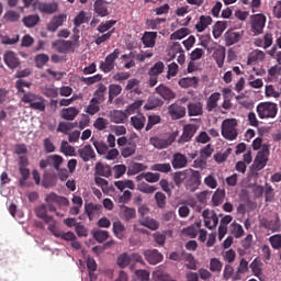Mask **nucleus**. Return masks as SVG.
<instances>
[{
	"label": "nucleus",
	"mask_w": 281,
	"mask_h": 281,
	"mask_svg": "<svg viewBox=\"0 0 281 281\" xmlns=\"http://www.w3.org/2000/svg\"><path fill=\"white\" fill-rule=\"evenodd\" d=\"M120 54H122L120 48H115L111 54L105 57L104 61L100 63L99 68L103 71V74H111V71L115 69V60L120 58Z\"/></svg>",
	"instance_id": "obj_6"
},
{
	"label": "nucleus",
	"mask_w": 281,
	"mask_h": 281,
	"mask_svg": "<svg viewBox=\"0 0 281 281\" xmlns=\"http://www.w3.org/2000/svg\"><path fill=\"white\" fill-rule=\"evenodd\" d=\"M227 30V22L217 21L213 26V36L214 38H221L223 32Z\"/></svg>",
	"instance_id": "obj_40"
},
{
	"label": "nucleus",
	"mask_w": 281,
	"mask_h": 281,
	"mask_svg": "<svg viewBox=\"0 0 281 281\" xmlns=\"http://www.w3.org/2000/svg\"><path fill=\"white\" fill-rule=\"evenodd\" d=\"M210 25H212V16L201 15L198 23L195 24V30L196 32H205Z\"/></svg>",
	"instance_id": "obj_26"
},
{
	"label": "nucleus",
	"mask_w": 281,
	"mask_h": 281,
	"mask_svg": "<svg viewBox=\"0 0 281 281\" xmlns=\"http://www.w3.org/2000/svg\"><path fill=\"white\" fill-rule=\"evenodd\" d=\"M262 225L266 229H271V232H280V217H276V220H262Z\"/></svg>",
	"instance_id": "obj_36"
},
{
	"label": "nucleus",
	"mask_w": 281,
	"mask_h": 281,
	"mask_svg": "<svg viewBox=\"0 0 281 281\" xmlns=\"http://www.w3.org/2000/svg\"><path fill=\"white\" fill-rule=\"evenodd\" d=\"M188 113L190 117H194L196 115H203V103L202 102L189 103Z\"/></svg>",
	"instance_id": "obj_33"
},
{
	"label": "nucleus",
	"mask_w": 281,
	"mask_h": 281,
	"mask_svg": "<svg viewBox=\"0 0 281 281\" xmlns=\"http://www.w3.org/2000/svg\"><path fill=\"white\" fill-rule=\"evenodd\" d=\"M257 113L260 120L273 119L278 115V104L273 102H263L257 105Z\"/></svg>",
	"instance_id": "obj_4"
},
{
	"label": "nucleus",
	"mask_w": 281,
	"mask_h": 281,
	"mask_svg": "<svg viewBox=\"0 0 281 281\" xmlns=\"http://www.w3.org/2000/svg\"><path fill=\"white\" fill-rule=\"evenodd\" d=\"M151 170H154V172H164L165 175H168V172L172 171V166H170V162L155 164L151 166Z\"/></svg>",
	"instance_id": "obj_52"
},
{
	"label": "nucleus",
	"mask_w": 281,
	"mask_h": 281,
	"mask_svg": "<svg viewBox=\"0 0 281 281\" xmlns=\"http://www.w3.org/2000/svg\"><path fill=\"white\" fill-rule=\"evenodd\" d=\"M225 201V189H216L212 196V203L214 207H218Z\"/></svg>",
	"instance_id": "obj_39"
},
{
	"label": "nucleus",
	"mask_w": 281,
	"mask_h": 281,
	"mask_svg": "<svg viewBox=\"0 0 281 281\" xmlns=\"http://www.w3.org/2000/svg\"><path fill=\"white\" fill-rule=\"evenodd\" d=\"M201 187V172L189 169L187 181L184 182V188L188 192H196Z\"/></svg>",
	"instance_id": "obj_5"
},
{
	"label": "nucleus",
	"mask_w": 281,
	"mask_h": 281,
	"mask_svg": "<svg viewBox=\"0 0 281 281\" xmlns=\"http://www.w3.org/2000/svg\"><path fill=\"white\" fill-rule=\"evenodd\" d=\"M158 106H164V101L157 97H150L144 105L145 111H153Z\"/></svg>",
	"instance_id": "obj_37"
},
{
	"label": "nucleus",
	"mask_w": 281,
	"mask_h": 281,
	"mask_svg": "<svg viewBox=\"0 0 281 281\" xmlns=\"http://www.w3.org/2000/svg\"><path fill=\"white\" fill-rule=\"evenodd\" d=\"M35 214H36L37 218H42V221H44V223H52V221H53V216L47 215V205L46 204H42V205L37 206L35 209Z\"/></svg>",
	"instance_id": "obj_27"
},
{
	"label": "nucleus",
	"mask_w": 281,
	"mask_h": 281,
	"mask_svg": "<svg viewBox=\"0 0 281 281\" xmlns=\"http://www.w3.org/2000/svg\"><path fill=\"white\" fill-rule=\"evenodd\" d=\"M231 234L236 238H243V236H245V229L243 228V225L234 222L231 225Z\"/></svg>",
	"instance_id": "obj_54"
},
{
	"label": "nucleus",
	"mask_w": 281,
	"mask_h": 281,
	"mask_svg": "<svg viewBox=\"0 0 281 281\" xmlns=\"http://www.w3.org/2000/svg\"><path fill=\"white\" fill-rule=\"evenodd\" d=\"M108 117L113 124H124L128 120V114L122 110H112L108 113Z\"/></svg>",
	"instance_id": "obj_13"
},
{
	"label": "nucleus",
	"mask_w": 281,
	"mask_h": 281,
	"mask_svg": "<svg viewBox=\"0 0 281 281\" xmlns=\"http://www.w3.org/2000/svg\"><path fill=\"white\" fill-rule=\"evenodd\" d=\"M164 69H166V65H164V61H157V63L148 70V76H161V74H164Z\"/></svg>",
	"instance_id": "obj_51"
},
{
	"label": "nucleus",
	"mask_w": 281,
	"mask_h": 281,
	"mask_svg": "<svg viewBox=\"0 0 281 281\" xmlns=\"http://www.w3.org/2000/svg\"><path fill=\"white\" fill-rule=\"evenodd\" d=\"M89 23V18H87V12L80 11L74 19L75 27H80V25Z\"/></svg>",
	"instance_id": "obj_57"
},
{
	"label": "nucleus",
	"mask_w": 281,
	"mask_h": 281,
	"mask_svg": "<svg viewBox=\"0 0 281 281\" xmlns=\"http://www.w3.org/2000/svg\"><path fill=\"white\" fill-rule=\"evenodd\" d=\"M225 45L226 47H232V45H236L243 38V34L236 31H227L224 34Z\"/></svg>",
	"instance_id": "obj_18"
},
{
	"label": "nucleus",
	"mask_w": 281,
	"mask_h": 281,
	"mask_svg": "<svg viewBox=\"0 0 281 281\" xmlns=\"http://www.w3.org/2000/svg\"><path fill=\"white\" fill-rule=\"evenodd\" d=\"M93 127L97 131H106L109 128V120L99 116L94 122H93Z\"/></svg>",
	"instance_id": "obj_56"
},
{
	"label": "nucleus",
	"mask_w": 281,
	"mask_h": 281,
	"mask_svg": "<svg viewBox=\"0 0 281 281\" xmlns=\"http://www.w3.org/2000/svg\"><path fill=\"white\" fill-rule=\"evenodd\" d=\"M121 214H122L123 220L133 221V218H135V216H136V211H135V209H131L128 206L123 205L121 207Z\"/></svg>",
	"instance_id": "obj_50"
},
{
	"label": "nucleus",
	"mask_w": 281,
	"mask_h": 281,
	"mask_svg": "<svg viewBox=\"0 0 281 281\" xmlns=\"http://www.w3.org/2000/svg\"><path fill=\"white\" fill-rule=\"evenodd\" d=\"M269 161V146L263 145L261 150L258 151L256 156L255 162L257 164V168H265L267 166V162Z\"/></svg>",
	"instance_id": "obj_14"
},
{
	"label": "nucleus",
	"mask_w": 281,
	"mask_h": 281,
	"mask_svg": "<svg viewBox=\"0 0 281 281\" xmlns=\"http://www.w3.org/2000/svg\"><path fill=\"white\" fill-rule=\"evenodd\" d=\"M221 100V92H214L212 93L207 100H206V106L205 110L209 113H212L215 109L218 108V101Z\"/></svg>",
	"instance_id": "obj_21"
},
{
	"label": "nucleus",
	"mask_w": 281,
	"mask_h": 281,
	"mask_svg": "<svg viewBox=\"0 0 281 281\" xmlns=\"http://www.w3.org/2000/svg\"><path fill=\"white\" fill-rule=\"evenodd\" d=\"M37 10L42 14H55V12H58V4L57 2H40L37 3Z\"/></svg>",
	"instance_id": "obj_17"
},
{
	"label": "nucleus",
	"mask_w": 281,
	"mask_h": 281,
	"mask_svg": "<svg viewBox=\"0 0 281 281\" xmlns=\"http://www.w3.org/2000/svg\"><path fill=\"white\" fill-rule=\"evenodd\" d=\"M213 58L216 61L217 67L222 69L223 65H225V47H217L213 53Z\"/></svg>",
	"instance_id": "obj_29"
},
{
	"label": "nucleus",
	"mask_w": 281,
	"mask_h": 281,
	"mask_svg": "<svg viewBox=\"0 0 281 281\" xmlns=\"http://www.w3.org/2000/svg\"><path fill=\"white\" fill-rule=\"evenodd\" d=\"M222 137L228 142H234L238 138V120L226 119L222 122Z\"/></svg>",
	"instance_id": "obj_2"
},
{
	"label": "nucleus",
	"mask_w": 281,
	"mask_h": 281,
	"mask_svg": "<svg viewBox=\"0 0 281 281\" xmlns=\"http://www.w3.org/2000/svg\"><path fill=\"white\" fill-rule=\"evenodd\" d=\"M100 210H102V205L100 204L88 203L85 205V211L89 221H91L93 216H95V212H100Z\"/></svg>",
	"instance_id": "obj_41"
},
{
	"label": "nucleus",
	"mask_w": 281,
	"mask_h": 281,
	"mask_svg": "<svg viewBox=\"0 0 281 281\" xmlns=\"http://www.w3.org/2000/svg\"><path fill=\"white\" fill-rule=\"evenodd\" d=\"M120 93H122V86L115 85V83L110 85L109 86V99H108L109 104H112L113 100H115V98H117V95H120Z\"/></svg>",
	"instance_id": "obj_38"
},
{
	"label": "nucleus",
	"mask_w": 281,
	"mask_h": 281,
	"mask_svg": "<svg viewBox=\"0 0 281 281\" xmlns=\"http://www.w3.org/2000/svg\"><path fill=\"white\" fill-rule=\"evenodd\" d=\"M171 164L175 170H179V168H186V166H188V158L186 157V155L177 153L173 155Z\"/></svg>",
	"instance_id": "obj_23"
},
{
	"label": "nucleus",
	"mask_w": 281,
	"mask_h": 281,
	"mask_svg": "<svg viewBox=\"0 0 281 281\" xmlns=\"http://www.w3.org/2000/svg\"><path fill=\"white\" fill-rule=\"evenodd\" d=\"M78 154L82 161H91V159H95V151L91 145H86L83 148L78 149Z\"/></svg>",
	"instance_id": "obj_20"
},
{
	"label": "nucleus",
	"mask_w": 281,
	"mask_h": 281,
	"mask_svg": "<svg viewBox=\"0 0 281 281\" xmlns=\"http://www.w3.org/2000/svg\"><path fill=\"white\" fill-rule=\"evenodd\" d=\"M93 238L97 240V243H104V240L109 239V232L97 229L93 232Z\"/></svg>",
	"instance_id": "obj_61"
},
{
	"label": "nucleus",
	"mask_w": 281,
	"mask_h": 281,
	"mask_svg": "<svg viewBox=\"0 0 281 281\" xmlns=\"http://www.w3.org/2000/svg\"><path fill=\"white\" fill-rule=\"evenodd\" d=\"M41 21V16L37 14H31L23 18L22 22L24 23L25 27H35Z\"/></svg>",
	"instance_id": "obj_47"
},
{
	"label": "nucleus",
	"mask_w": 281,
	"mask_h": 281,
	"mask_svg": "<svg viewBox=\"0 0 281 281\" xmlns=\"http://www.w3.org/2000/svg\"><path fill=\"white\" fill-rule=\"evenodd\" d=\"M156 93H159V95L162 97L164 100H175V98H177L175 91L164 85H160L156 88Z\"/></svg>",
	"instance_id": "obj_24"
},
{
	"label": "nucleus",
	"mask_w": 281,
	"mask_h": 281,
	"mask_svg": "<svg viewBox=\"0 0 281 281\" xmlns=\"http://www.w3.org/2000/svg\"><path fill=\"white\" fill-rule=\"evenodd\" d=\"M267 23V18L263 14H255L250 19V32L254 36H260L265 32V25Z\"/></svg>",
	"instance_id": "obj_7"
},
{
	"label": "nucleus",
	"mask_w": 281,
	"mask_h": 281,
	"mask_svg": "<svg viewBox=\"0 0 281 281\" xmlns=\"http://www.w3.org/2000/svg\"><path fill=\"white\" fill-rule=\"evenodd\" d=\"M223 270V262L218 260V258H212L210 261V271L213 273L217 272L221 273Z\"/></svg>",
	"instance_id": "obj_63"
},
{
	"label": "nucleus",
	"mask_w": 281,
	"mask_h": 281,
	"mask_svg": "<svg viewBox=\"0 0 281 281\" xmlns=\"http://www.w3.org/2000/svg\"><path fill=\"white\" fill-rule=\"evenodd\" d=\"M112 229H113V234H114V236H116V238H120V240H122V238H124V232H126V226H124L121 221L114 222Z\"/></svg>",
	"instance_id": "obj_46"
},
{
	"label": "nucleus",
	"mask_w": 281,
	"mask_h": 281,
	"mask_svg": "<svg viewBox=\"0 0 281 281\" xmlns=\"http://www.w3.org/2000/svg\"><path fill=\"white\" fill-rule=\"evenodd\" d=\"M85 112L88 115H95L97 113H100V103L95 101V99H91Z\"/></svg>",
	"instance_id": "obj_49"
},
{
	"label": "nucleus",
	"mask_w": 281,
	"mask_h": 281,
	"mask_svg": "<svg viewBox=\"0 0 281 281\" xmlns=\"http://www.w3.org/2000/svg\"><path fill=\"white\" fill-rule=\"evenodd\" d=\"M34 61H35V67L37 69H43V67H45L49 63V55L44 53L37 54L34 57Z\"/></svg>",
	"instance_id": "obj_44"
},
{
	"label": "nucleus",
	"mask_w": 281,
	"mask_h": 281,
	"mask_svg": "<svg viewBox=\"0 0 281 281\" xmlns=\"http://www.w3.org/2000/svg\"><path fill=\"white\" fill-rule=\"evenodd\" d=\"M143 256L145 257V260H147L149 265H159V262L164 260V255H161V252H159V250L157 249L144 250Z\"/></svg>",
	"instance_id": "obj_12"
},
{
	"label": "nucleus",
	"mask_w": 281,
	"mask_h": 281,
	"mask_svg": "<svg viewBox=\"0 0 281 281\" xmlns=\"http://www.w3.org/2000/svg\"><path fill=\"white\" fill-rule=\"evenodd\" d=\"M93 10L98 16H109V2L106 0H95Z\"/></svg>",
	"instance_id": "obj_15"
},
{
	"label": "nucleus",
	"mask_w": 281,
	"mask_h": 281,
	"mask_svg": "<svg viewBox=\"0 0 281 281\" xmlns=\"http://www.w3.org/2000/svg\"><path fill=\"white\" fill-rule=\"evenodd\" d=\"M125 90L134 92V93H137L139 95V93H142V90H139V80H137V79H130L127 81Z\"/></svg>",
	"instance_id": "obj_55"
},
{
	"label": "nucleus",
	"mask_w": 281,
	"mask_h": 281,
	"mask_svg": "<svg viewBox=\"0 0 281 281\" xmlns=\"http://www.w3.org/2000/svg\"><path fill=\"white\" fill-rule=\"evenodd\" d=\"M65 21H67V15H65V14H58V15L53 16V19L47 24V31L56 32V30H58V27H61V25H63V23H65Z\"/></svg>",
	"instance_id": "obj_19"
},
{
	"label": "nucleus",
	"mask_w": 281,
	"mask_h": 281,
	"mask_svg": "<svg viewBox=\"0 0 281 281\" xmlns=\"http://www.w3.org/2000/svg\"><path fill=\"white\" fill-rule=\"evenodd\" d=\"M53 47H56L59 54H67V52H74L76 49V44L71 41L57 40L53 42Z\"/></svg>",
	"instance_id": "obj_10"
},
{
	"label": "nucleus",
	"mask_w": 281,
	"mask_h": 281,
	"mask_svg": "<svg viewBox=\"0 0 281 281\" xmlns=\"http://www.w3.org/2000/svg\"><path fill=\"white\" fill-rule=\"evenodd\" d=\"M146 168V165L142 162H134L130 166L127 175H138V172H144Z\"/></svg>",
	"instance_id": "obj_58"
},
{
	"label": "nucleus",
	"mask_w": 281,
	"mask_h": 281,
	"mask_svg": "<svg viewBox=\"0 0 281 281\" xmlns=\"http://www.w3.org/2000/svg\"><path fill=\"white\" fill-rule=\"evenodd\" d=\"M3 19L8 23H16V21L21 19V14H19L16 11L9 10L5 12Z\"/></svg>",
	"instance_id": "obj_60"
},
{
	"label": "nucleus",
	"mask_w": 281,
	"mask_h": 281,
	"mask_svg": "<svg viewBox=\"0 0 281 281\" xmlns=\"http://www.w3.org/2000/svg\"><path fill=\"white\" fill-rule=\"evenodd\" d=\"M199 229H201V222H198L194 225L184 228L183 234H186V236H189L190 238H196V236L199 235Z\"/></svg>",
	"instance_id": "obj_48"
},
{
	"label": "nucleus",
	"mask_w": 281,
	"mask_h": 281,
	"mask_svg": "<svg viewBox=\"0 0 281 281\" xmlns=\"http://www.w3.org/2000/svg\"><path fill=\"white\" fill-rule=\"evenodd\" d=\"M48 161H50L55 170H60L64 159L60 155H50L48 156Z\"/></svg>",
	"instance_id": "obj_62"
},
{
	"label": "nucleus",
	"mask_w": 281,
	"mask_h": 281,
	"mask_svg": "<svg viewBox=\"0 0 281 281\" xmlns=\"http://www.w3.org/2000/svg\"><path fill=\"white\" fill-rule=\"evenodd\" d=\"M137 150V145L135 143H128L125 147L121 149V155L124 159H128V157H133Z\"/></svg>",
	"instance_id": "obj_43"
},
{
	"label": "nucleus",
	"mask_w": 281,
	"mask_h": 281,
	"mask_svg": "<svg viewBox=\"0 0 281 281\" xmlns=\"http://www.w3.org/2000/svg\"><path fill=\"white\" fill-rule=\"evenodd\" d=\"M95 175H99V177H105L109 178L111 177V166L104 165L102 162H97L95 165Z\"/></svg>",
	"instance_id": "obj_35"
},
{
	"label": "nucleus",
	"mask_w": 281,
	"mask_h": 281,
	"mask_svg": "<svg viewBox=\"0 0 281 281\" xmlns=\"http://www.w3.org/2000/svg\"><path fill=\"white\" fill-rule=\"evenodd\" d=\"M139 224L143 227H147V229H150L151 232H157V229H159V222L151 217H142L139 220Z\"/></svg>",
	"instance_id": "obj_28"
},
{
	"label": "nucleus",
	"mask_w": 281,
	"mask_h": 281,
	"mask_svg": "<svg viewBox=\"0 0 281 281\" xmlns=\"http://www.w3.org/2000/svg\"><path fill=\"white\" fill-rule=\"evenodd\" d=\"M249 267L256 278H260L262 276V261L260 259L255 258Z\"/></svg>",
	"instance_id": "obj_45"
},
{
	"label": "nucleus",
	"mask_w": 281,
	"mask_h": 281,
	"mask_svg": "<svg viewBox=\"0 0 281 281\" xmlns=\"http://www.w3.org/2000/svg\"><path fill=\"white\" fill-rule=\"evenodd\" d=\"M223 278L227 280H240V276H238V272H234V267L232 265H226L223 272Z\"/></svg>",
	"instance_id": "obj_34"
},
{
	"label": "nucleus",
	"mask_w": 281,
	"mask_h": 281,
	"mask_svg": "<svg viewBox=\"0 0 281 281\" xmlns=\"http://www.w3.org/2000/svg\"><path fill=\"white\" fill-rule=\"evenodd\" d=\"M79 113L80 111L77 108L70 106V108L63 109L60 115L63 120H67L68 122H74V120L78 117Z\"/></svg>",
	"instance_id": "obj_22"
},
{
	"label": "nucleus",
	"mask_w": 281,
	"mask_h": 281,
	"mask_svg": "<svg viewBox=\"0 0 281 281\" xmlns=\"http://www.w3.org/2000/svg\"><path fill=\"white\" fill-rule=\"evenodd\" d=\"M45 201L47 203L46 210H48V212H55L56 216H59L60 218L65 216V213L56 210V205H69V200L67 198L59 196L56 193H49L46 195ZM54 203H56V205H54Z\"/></svg>",
	"instance_id": "obj_3"
},
{
	"label": "nucleus",
	"mask_w": 281,
	"mask_h": 281,
	"mask_svg": "<svg viewBox=\"0 0 281 281\" xmlns=\"http://www.w3.org/2000/svg\"><path fill=\"white\" fill-rule=\"evenodd\" d=\"M178 85L182 87V89H188L190 87H196L199 85V78L196 77H186L179 80Z\"/></svg>",
	"instance_id": "obj_42"
},
{
	"label": "nucleus",
	"mask_w": 281,
	"mask_h": 281,
	"mask_svg": "<svg viewBox=\"0 0 281 281\" xmlns=\"http://www.w3.org/2000/svg\"><path fill=\"white\" fill-rule=\"evenodd\" d=\"M196 131L199 127L194 124H188L183 127L182 135L178 139L179 144H187V142H191V139L196 135Z\"/></svg>",
	"instance_id": "obj_9"
},
{
	"label": "nucleus",
	"mask_w": 281,
	"mask_h": 281,
	"mask_svg": "<svg viewBox=\"0 0 281 281\" xmlns=\"http://www.w3.org/2000/svg\"><path fill=\"white\" fill-rule=\"evenodd\" d=\"M142 43L145 47H155V44L157 43V32L146 31L143 34Z\"/></svg>",
	"instance_id": "obj_25"
},
{
	"label": "nucleus",
	"mask_w": 281,
	"mask_h": 281,
	"mask_svg": "<svg viewBox=\"0 0 281 281\" xmlns=\"http://www.w3.org/2000/svg\"><path fill=\"white\" fill-rule=\"evenodd\" d=\"M166 234H172V232H170V231H167V232H164V233L156 232V233L153 234L154 240L160 247H164V245H166Z\"/></svg>",
	"instance_id": "obj_59"
},
{
	"label": "nucleus",
	"mask_w": 281,
	"mask_h": 281,
	"mask_svg": "<svg viewBox=\"0 0 281 281\" xmlns=\"http://www.w3.org/2000/svg\"><path fill=\"white\" fill-rule=\"evenodd\" d=\"M272 249H281V235H273L269 238Z\"/></svg>",
	"instance_id": "obj_64"
},
{
	"label": "nucleus",
	"mask_w": 281,
	"mask_h": 281,
	"mask_svg": "<svg viewBox=\"0 0 281 281\" xmlns=\"http://www.w3.org/2000/svg\"><path fill=\"white\" fill-rule=\"evenodd\" d=\"M190 169L177 171L173 173V182L177 188H181V184L186 183Z\"/></svg>",
	"instance_id": "obj_30"
},
{
	"label": "nucleus",
	"mask_w": 281,
	"mask_h": 281,
	"mask_svg": "<svg viewBox=\"0 0 281 281\" xmlns=\"http://www.w3.org/2000/svg\"><path fill=\"white\" fill-rule=\"evenodd\" d=\"M116 263L120 267V269H126V267L131 265V256L126 252L121 254L117 257Z\"/></svg>",
	"instance_id": "obj_53"
},
{
	"label": "nucleus",
	"mask_w": 281,
	"mask_h": 281,
	"mask_svg": "<svg viewBox=\"0 0 281 281\" xmlns=\"http://www.w3.org/2000/svg\"><path fill=\"white\" fill-rule=\"evenodd\" d=\"M21 100L22 102H24V104H29V108L32 109V111H38L40 113L45 112V109L47 106V100L34 92L24 93Z\"/></svg>",
	"instance_id": "obj_1"
},
{
	"label": "nucleus",
	"mask_w": 281,
	"mask_h": 281,
	"mask_svg": "<svg viewBox=\"0 0 281 281\" xmlns=\"http://www.w3.org/2000/svg\"><path fill=\"white\" fill-rule=\"evenodd\" d=\"M175 139H177V134L172 133L167 138H159L157 136H154L149 139V144H151V146L154 148H157L158 150H164V148L172 146Z\"/></svg>",
	"instance_id": "obj_8"
},
{
	"label": "nucleus",
	"mask_w": 281,
	"mask_h": 281,
	"mask_svg": "<svg viewBox=\"0 0 281 281\" xmlns=\"http://www.w3.org/2000/svg\"><path fill=\"white\" fill-rule=\"evenodd\" d=\"M3 60L4 65H7L9 69H16L18 67H21V59H19V57H16V53L12 50H7L3 54Z\"/></svg>",
	"instance_id": "obj_11"
},
{
	"label": "nucleus",
	"mask_w": 281,
	"mask_h": 281,
	"mask_svg": "<svg viewBox=\"0 0 281 281\" xmlns=\"http://www.w3.org/2000/svg\"><path fill=\"white\" fill-rule=\"evenodd\" d=\"M169 115L172 120H181L186 117V106L173 103L168 108Z\"/></svg>",
	"instance_id": "obj_16"
},
{
	"label": "nucleus",
	"mask_w": 281,
	"mask_h": 281,
	"mask_svg": "<svg viewBox=\"0 0 281 281\" xmlns=\"http://www.w3.org/2000/svg\"><path fill=\"white\" fill-rule=\"evenodd\" d=\"M106 94V86L103 83H99L98 89L93 93L92 100H95L99 104H102L106 98L104 97Z\"/></svg>",
	"instance_id": "obj_32"
},
{
	"label": "nucleus",
	"mask_w": 281,
	"mask_h": 281,
	"mask_svg": "<svg viewBox=\"0 0 281 281\" xmlns=\"http://www.w3.org/2000/svg\"><path fill=\"white\" fill-rule=\"evenodd\" d=\"M131 124L136 131H142L146 126V116L144 114H137L131 117Z\"/></svg>",
	"instance_id": "obj_31"
}]
</instances>
